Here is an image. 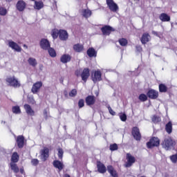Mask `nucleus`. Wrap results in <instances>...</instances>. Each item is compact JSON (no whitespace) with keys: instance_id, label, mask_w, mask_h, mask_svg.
Masks as SVG:
<instances>
[{"instance_id":"c9c22d12","label":"nucleus","mask_w":177,"mask_h":177,"mask_svg":"<svg viewBox=\"0 0 177 177\" xmlns=\"http://www.w3.org/2000/svg\"><path fill=\"white\" fill-rule=\"evenodd\" d=\"M47 50L51 57H56V50H55V48L50 47Z\"/></svg>"},{"instance_id":"aec40b11","label":"nucleus","mask_w":177,"mask_h":177,"mask_svg":"<svg viewBox=\"0 0 177 177\" xmlns=\"http://www.w3.org/2000/svg\"><path fill=\"white\" fill-rule=\"evenodd\" d=\"M151 37H150V35L149 33H144L141 37V42L143 44V45L147 44L150 41Z\"/></svg>"},{"instance_id":"c756f323","label":"nucleus","mask_w":177,"mask_h":177,"mask_svg":"<svg viewBox=\"0 0 177 177\" xmlns=\"http://www.w3.org/2000/svg\"><path fill=\"white\" fill-rule=\"evenodd\" d=\"M35 9H37V10H41L42 8H44V2L42 1H35Z\"/></svg>"},{"instance_id":"4c0bfd02","label":"nucleus","mask_w":177,"mask_h":177,"mask_svg":"<svg viewBox=\"0 0 177 177\" xmlns=\"http://www.w3.org/2000/svg\"><path fill=\"white\" fill-rule=\"evenodd\" d=\"M57 151L58 158H59V160H63V155L64 154V151H63V149L59 148L57 149Z\"/></svg>"},{"instance_id":"7ed1b4c3","label":"nucleus","mask_w":177,"mask_h":177,"mask_svg":"<svg viewBox=\"0 0 177 177\" xmlns=\"http://www.w3.org/2000/svg\"><path fill=\"white\" fill-rule=\"evenodd\" d=\"M147 146L148 149L160 146V139H158L157 137H153L150 139L149 142L147 143Z\"/></svg>"},{"instance_id":"39448f33","label":"nucleus","mask_w":177,"mask_h":177,"mask_svg":"<svg viewBox=\"0 0 177 177\" xmlns=\"http://www.w3.org/2000/svg\"><path fill=\"white\" fill-rule=\"evenodd\" d=\"M126 158L127 162L125 164L126 168H129V167H132V165L135 164L136 161V158L135 156H132L131 153H127Z\"/></svg>"},{"instance_id":"3c124183","label":"nucleus","mask_w":177,"mask_h":177,"mask_svg":"<svg viewBox=\"0 0 177 177\" xmlns=\"http://www.w3.org/2000/svg\"><path fill=\"white\" fill-rule=\"evenodd\" d=\"M75 74L77 75V77H81V74H82V69H77Z\"/></svg>"},{"instance_id":"5fc2aeb1","label":"nucleus","mask_w":177,"mask_h":177,"mask_svg":"<svg viewBox=\"0 0 177 177\" xmlns=\"http://www.w3.org/2000/svg\"><path fill=\"white\" fill-rule=\"evenodd\" d=\"M152 34H153V35H156V37H158V33L154 30L152 31Z\"/></svg>"},{"instance_id":"6e6d98bb","label":"nucleus","mask_w":177,"mask_h":177,"mask_svg":"<svg viewBox=\"0 0 177 177\" xmlns=\"http://www.w3.org/2000/svg\"><path fill=\"white\" fill-rule=\"evenodd\" d=\"M21 174H24V169L21 168L20 169Z\"/></svg>"},{"instance_id":"a211bd4d","label":"nucleus","mask_w":177,"mask_h":177,"mask_svg":"<svg viewBox=\"0 0 177 177\" xmlns=\"http://www.w3.org/2000/svg\"><path fill=\"white\" fill-rule=\"evenodd\" d=\"M16 142L19 149H23L24 147V137L23 136L17 137Z\"/></svg>"},{"instance_id":"603ef678","label":"nucleus","mask_w":177,"mask_h":177,"mask_svg":"<svg viewBox=\"0 0 177 177\" xmlns=\"http://www.w3.org/2000/svg\"><path fill=\"white\" fill-rule=\"evenodd\" d=\"M43 114L45 120H48V109H44Z\"/></svg>"},{"instance_id":"cd10ccee","label":"nucleus","mask_w":177,"mask_h":177,"mask_svg":"<svg viewBox=\"0 0 177 177\" xmlns=\"http://www.w3.org/2000/svg\"><path fill=\"white\" fill-rule=\"evenodd\" d=\"M19 154L17 152H14L11 156V162L15 163L19 162Z\"/></svg>"},{"instance_id":"0e129e2a","label":"nucleus","mask_w":177,"mask_h":177,"mask_svg":"<svg viewBox=\"0 0 177 177\" xmlns=\"http://www.w3.org/2000/svg\"><path fill=\"white\" fill-rule=\"evenodd\" d=\"M32 1H35V0H32Z\"/></svg>"},{"instance_id":"680f3d73","label":"nucleus","mask_w":177,"mask_h":177,"mask_svg":"<svg viewBox=\"0 0 177 177\" xmlns=\"http://www.w3.org/2000/svg\"><path fill=\"white\" fill-rule=\"evenodd\" d=\"M1 124H6V122L2 121Z\"/></svg>"},{"instance_id":"864d4df0","label":"nucleus","mask_w":177,"mask_h":177,"mask_svg":"<svg viewBox=\"0 0 177 177\" xmlns=\"http://www.w3.org/2000/svg\"><path fill=\"white\" fill-rule=\"evenodd\" d=\"M136 49L137 52H142V46H136Z\"/></svg>"},{"instance_id":"e433bc0d","label":"nucleus","mask_w":177,"mask_h":177,"mask_svg":"<svg viewBox=\"0 0 177 177\" xmlns=\"http://www.w3.org/2000/svg\"><path fill=\"white\" fill-rule=\"evenodd\" d=\"M119 44L121 46H127L128 45V40L125 38H122L119 39Z\"/></svg>"},{"instance_id":"e2e57ef3","label":"nucleus","mask_w":177,"mask_h":177,"mask_svg":"<svg viewBox=\"0 0 177 177\" xmlns=\"http://www.w3.org/2000/svg\"><path fill=\"white\" fill-rule=\"evenodd\" d=\"M1 21H2V19L0 17V23H1Z\"/></svg>"},{"instance_id":"412c9836","label":"nucleus","mask_w":177,"mask_h":177,"mask_svg":"<svg viewBox=\"0 0 177 177\" xmlns=\"http://www.w3.org/2000/svg\"><path fill=\"white\" fill-rule=\"evenodd\" d=\"M71 61V56L68 54L63 55L60 57V62L64 64H66V63H68Z\"/></svg>"},{"instance_id":"5701e85b","label":"nucleus","mask_w":177,"mask_h":177,"mask_svg":"<svg viewBox=\"0 0 177 177\" xmlns=\"http://www.w3.org/2000/svg\"><path fill=\"white\" fill-rule=\"evenodd\" d=\"M97 167L100 174H104L106 172V166L100 162H97Z\"/></svg>"},{"instance_id":"6ab92c4d","label":"nucleus","mask_w":177,"mask_h":177,"mask_svg":"<svg viewBox=\"0 0 177 177\" xmlns=\"http://www.w3.org/2000/svg\"><path fill=\"white\" fill-rule=\"evenodd\" d=\"M59 39L61 41H67L68 39V33L64 30H59Z\"/></svg>"},{"instance_id":"09e8293b","label":"nucleus","mask_w":177,"mask_h":177,"mask_svg":"<svg viewBox=\"0 0 177 177\" xmlns=\"http://www.w3.org/2000/svg\"><path fill=\"white\" fill-rule=\"evenodd\" d=\"M31 164H32V165L37 167V165H38V164H39V160H38V159H32Z\"/></svg>"},{"instance_id":"f03ea898","label":"nucleus","mask_w":177,"mask_h":177,"mask_svg":"<svg viewBox=\"0 0 177 177\" xmlns=\"http://www.w3.org/2000/svg\"><path fill=\"white\" fill-rule=\"evenodd\" d=\"M175 142L172 140V138H171V137L165 138L162 142V147L167 151L173 150Z\"/></svg>"},{"instance_id":"052dcab7","label":"nucleus","mask_w":177,"mask_h":177,"mask_svg":"<svg viewBox=\"0 0 177 177\" xmlns=\"http://www.w3.org/2000/svg\"><path fill=\"white\" fill-rule=\"evenodd\" d=\"M24 47L27 48V46L26 44L24 45Z\"/></svg>"},{"instance_id":"9d476101","label":"nucleus","mask_w":177,"mask_h":177,"mask_svg":"<svg viewBox=\"0 0 177 177\" xmlns=\"http://www.w3.org/2000/svg\"><path fill=\"white\" fill-rule=\"evenodd\" d=\"M101 31L103 35H110L111 31H115V30L110 26H105L101 28Z\"/></svg>"},{"instance_id":"49530a36","label":"nucleus","mask_w":177,"mask_h":177,"mask_svg":"<svg viewBox=\"0 0 177 177\" xmlns=\"http://www.w3.org/2000/svg\"><path fill=\"white\" fill-rule=\"evenodd\" d=\"M69 96H71V97H74L77 96V90L76 89H73L69 93Z\"/></svg>"},{"instance_id":"2f4dec72","label":"nucleus","mask_w":177,"mask_h":177,"mask_svg":"<svg viewBox=\"0 0 177 177\" xmlns=\"http://www.w3.org/2000/svg\"><path fill=\"white\" fill-rule=\"evenodd\" d=\"M28 62L30 66H32V67H35L38 64V63L37 62V59L32 57H29L28 59Z\"/></svg>"},{"instance_id":"dca6fc26","label":"nucleus","mask_w":177,"mask_h":177,"mask_svg":"<svg viewBox=\"0 0 177 177\" xmlns=\"http://www.w3.org/2000/svg\"><path fill=\"white\" fill-rule=\"evenodd\" d=\"M96 102V99L93 95H88L86 97V104L87 106H93Z\"/></svg>"},{"instance_id":"c85d7f7f","label":"nucleus","mask_w":177,"mask_h":177,"mask_svg":"<svg viewBox=\"0 0 177 177\" xmlns=\"http://www.w3.org/2000/svg\"><path fill=\"white\" fill-rule=\"evenodd\" d=\"M73 49L75 52H82V50H84V46H82V44H75L73 46Z\"/></svg>"},{"instance_id":"f8f14e48","label":"nucleus","mask_w":177,"mask_h":177,"mask_svg":"<svg viewBox=\"0 0 177 177\" xmlns=\"http://www.w3.org/2000/svg\"><path fill=\"white\" fill-rule=\"evenodd\" d=\"M80 13L85 19H88V17L92 16V11L89 9H82L80 10Z\"/></svg>"},{"instance_id":"20e7f679","label":"nucleus","mask_w":177,"mask_h":177,"mask_svg":"<svg viewBox=\"0 0 177 177\" xmlns=\"http://www.w3.org/2000/svg\"><path fill=\"white\" fill-rule=\"evenodd\" d=\"M106 5L109 7L111 12L114 13L118 12V5L114 2L113 0H106Z\"/></svg>"},{"instance_id":"9b49d317","label":"nucleus","mask_w":177,"mask_h":177,"mask_svg":"<svg viewBox=\"0 0 177 177\" xmlns=\"http://www.w3.org/2000/svg\"><path fill=\"white\" fill-rule=\"evenodd\" d=\"M132 135L136 139V140H140L142 138V135H140V131H139V128L133 127L132 129Z\"/></svg>"},{"instance_id":"f704fd0d","label":"nucleus","mask_w":177,"mask_h":177,"mask_svg":"<svg viewBox=\"0 0 177 177\" xmlns=\"http://www.w3.org/2000/svg\"><path fill=\"white\" fill-rule=\"evenodd\" d=\"M167 91H168V87H167V86H165V84H160L159 85V92L165 93V92H167Z\"/></svg>"},{"instance_id":"393cba45","label":"nucleus","mask_w":177,"mask_h":177,"mask_svg":"<svg viewBox=\"0 0 177 177\" xmlns=\"http://www.w3.org/2000/svg\"><path fill=\"white\" fill-rule=\"evenodd\" d=\"M87 55L88 57H96L97 53L95 50V48H90L87 50Z\"/></svg>"},{"instance_id":"6e6552de","label":"nucleus","mask_w":177,"mask_h":177,"mask_svg":"<svg viewBox=\"0 0 177 177\" xmlns=\"http://www.w3.org/2000/svg\"><path fill=\"white\" fill-rule=\"evenodd\" d=\"M8 46L9 48H12L14 50H16V52H21V47L12 40L8 41Z\"/></svg>"},{"instance_id":"1a4fd4ad","label":"nucleus","mask_w":177,"mask_h":177,"mask_svg":"<svg viewBox=\"0 0 177 177\" xmlns=\"http://www.w3.org/2000/svg\"><path fill=\"white\" fill-rule=\"evenodd\" d=\"M41 87L42 82H37L32 85L31 92H32L34 94L38 93Z\"/></svg>"},{"instance_id":"2eb2a0df","label":"nucleus","mask_w":177,"mask_h":177,"mask_svg":"<svg viewBox=\"0 0 177 177\" xmlns=\"http://www.w3.org/2000/svg\"><path fill=\"white\" fill-rule=\"evenodd\" d=\"M147 96L149 99H157L158 97V91L154 89H150L147 92Z\"/></svg>"},{"instance_id":"58836bf2","label":"nucleus","mask_w":177,"mask_h":177,"mask_svg":"<svg viewBox=\"0 0 177 177\" xmlns=\"http://www.w3.org/2000/svg\"><path fill=\"white\" fill-rule=\"evenodd\" d=\"M8 10L3 7H0V16H6Z\"/></svg>"},{"instance_id":"b1692460","label":"nucleus","mask_w":177,"mask_h":177,"mask_svg":"<svg viewBox=\"0 0 177 177\" xmlns=\"http://www.w3.org/2000/svg\"><path fill=\"white\" fill-rule=\"evenodd\" d=\"M159 19L160 20H161V21H163V22L171 21V17H169V15H168L166 13L160 14V15L159 16Z\"/></svg>"},{"instance_id":"37998d69","label":"nucleus","mask_w":177,"mask_h":177,"mask_svg":"<svg viewBox=\"0 0 177 177\" xmlns=\"http://www.w3.org/2000/svg\"><path fill=\"white\" fill-rule=\"evenodd\" d=\"M119 117H120L121 121H123V122L127 121V114L120 113H119Z\"/></svg>"},{"instance_id":"4468645a","label":"nucleus","mask_w":177,"mask_h":177,"mask_svg":"<svg viewBox=\"0 0 177 177\" xmlns=\"http://www.w3.org/2000/svg\"><path fill=\"white\" fill-rule=\"evenodd\" d=\"M89 75H90L89 68H85L82 71V74H81V77H82V81L86 82V81H87L88 78H89Z\"/></svg>"},{"instance_id":"7c9ffc66","label":"nucleus","mask_w":177,"mask_h":177,"mask_svg":"<svg viewBox=\"0 0 177 177\" xmlns=\"http://www.w3.org/2000/svg\"><path fill=\"white\" fill-rule=\"evenodd\" d=\"M10 165L12 171H13L15 174L19 173V171H20V169H19V167L16 163L10 162Z\"/></svg>"},{"instance_id":"4d7b16f0","label":"nucleus","mask_w":177,"mask_h":177,"mask_svg":"<svg viewBox=\"0 0 177 177\" xmlns=\"http://www.w3.org/2000/svg\"><path fill=\"white\" fill-rule=\"evenodd\" d=\"M65 177H70V175H68V174H65Z\"/></svg>"},{"instance_id":"4be33fe9","label":"nucleus","mask_w":177,"mask_h":177,"mask_svg":"<svg viewBox=\"0 0 177 177\" xmlns=\"http://www.w3.org/2000/svg\"><path fill=\"white\" fill-rule=\"evenodd\" d=\"M53 166L55 167V168H57V169H59V171H62V169L64 168V165L60 160H54Z\"/></svg>"},{"instance_id":"de8ad7c7","label":"nucleus","mask_w":177,"mask_h":177,"mask_svg":"<svg viewBox=\"0 0 177 177\" xmlns=\"http://www.w3.org/2000/svg\"><path fill=\"white\" fill-rule=\"evenodd\" d=\"M12 113H15V114H19V113H20V107L14 106L12 108Z\"/></svg>"},{"instance_id":"79ce46f5","label":"nucleus","mask_w":177,"mask_h":177,"mask_svg":"<svg viewBox=\"0 0 177 177\" xmlns=\"http://www.w3.org/2000/svg\"><path fill=\"white\" fill-rule=\"evenodd\" d=\"M170 160L171 161V162H173L174 164H176L177 162V153L174 155H172L171 156H170Z\"/></svg>"},{"instance_id":"72a5a7b5","label":"nucleus","mask_w":177,"mask_h":177,"mask_svg":"<svg viewBox=\"0 0 177 177\" xmlns=\"http://www.w3.org/2000/svg\"><path fill=\"white\" fill-rule=\"evenodd\" d=\"M59 34H60V30H59L57 29H53L52 30L51 35L54 39H56V38H57V37H59Z\"/></svg>"},{"instance_id":"c03bdc74","label":"nucleus","mask_w":177,"mask_h":177,"mask_svg":"<svg viewBox=\"0 0 177 177\" xmlns=\"http://www.w3.org/2000/svg\"><path fill=\"white\" fill-rule=\"evenodd\" d=\"M109 149L111 151L118 150V145H117V144H112V145H110Z\"/></svg>"},{"instance_id":"13d9d810","label":"nucleus","mask_w":177,"mask_h":177,"mask_svg":"<svg viewBox=\"0 0 177 177\" xmlns=\"http://www.w3.org/2000/svg\"><path fill=\"white\" fill-rule=\"evenodd\" d=\"M95 95L97 96L99 95V92H95Z\"/></svg>"},{"instance_id":"a878e982","label":"nucleus","mask_w":177,"mask_h":177,"mask_svg":"<svg viewBox=\"0 0 177 177\" xmlns=\"http://www.w3.org/2000/svg\"><path fill=\"white\" fill-rule=\"evenodd\" d=\"M107 171L110 173V175L113 177H118V174H117V171L115 169H114V167L113 166H108L107 167Z\"/></svg>"},{"instance_id":"ddd939ff","label":"nucleus","mask_w":177,"mask_h":177,"mask_svg":"<svg viewBox=\"0 0 177 177\" xmlns=\"http://www.w3.org/2000/svg\"><path fill=\"white\" fill-rule=\"evenodd\" d=\"M40 153L41 160H42V161H46V158L49 157V149L44 148V149H41Z\"/></svg>"},{"instance_id":"0eeeda50","label":"nucleus","mask_w":177,"mask_h":177,"mask_svg":"<svg viewBox=\"0 0 177 177\" xmlns=\"http://www.w3.org/2000/svg\"><path fill=\"white\" fill-rule=\"evenodd\" d=\"M91 78L94 84L99 82V81H102V72H100V71L94 72V74L92 75Z\"/></svg>"},{"instance_id":"f257e3e1","label":"nucleus","mask_w":177,"mask_h":177,"mask_svg":"<svg viewBox=\"0 0 177 177\" xmlns=\"http://www.w3.org/2000/svg\"><path fill=\"white\" fill-rule=\"evenodd\" d=\"M8 85L9 86H12V88H20L21 84L19 81V79L15 76H10L6 80Z\"/></svg>"},{"instance_id":"8fccbe9b","label":"nucleus","mask_w":177,"mask_h":177,"mask_svg":"<svg viewBox=\"0 0 177 177\" xmlns=\"http://www.w3.org/2000/svg\"><path fill=\"white\" fill-rule=\"evenodd\" d=\"M107 109L111 115H115V112L111 109V106H110V105L107 106Z\"/></svg>"},{"instance_id":"f3484780","label":"nucleus","mask_w":177,"mask_h":177,"mask_svg":"<svg viewBox=\"0 0 177 177\" xmlns=\"http://www.w3.org/2000/svg\"><path fill=\"white\" fill-rule=\"evenodd\" d=\"M26 6H27V4L26 3V2H24L22 0H19L17 3V10H19V12H23V11H24V9H26Z\"/></svg>"},{"instance_id":"473e14b6","label":"nucleus","mask_w":177,"mask_h":177,"mask_svg":"<svg viewBox=\"0 0 177 177\" xmlns=\"http://www.w3.org/2000/svg\"><path fill=\"white\" fill-rule=\"evenodd\" d=\"M165 131L167 133H172V122H169L165 126Z\"/></svg>"},{"instance_id":"a19ab883","label":"nucleus","mask_w":177,"mask_h":177,"mask_svg":"<svg viewBox=\"0 0 177 177\" xmlns=\"http://www.w3.org/2000/svg\"><path fill=\"white\" fill-rule=\"evenodd\" d=\"M152 121L154 122V124H157V122H160L161 121V118L157 115H153L152 117Z\"/></svg>"},{"instance_id":"ea45409f","label":"nucleus","mask_w":177,"mask_h":177,"mask_svg":"<svg viewBox=\"0 0 177 177\" xmlns=\"http://www.w3.org/2000/svg\"><path fill=\"white\" fill-rule=\"evenodd\" d=\"M138 99L140 102H146L147 100V95L146 94H141L139 95Z\"/></svg>"},{"instance_id":"bf43d9fd","label":"nucleus","mask_w":177,"mask_h":177,"mask_svg":"<svg viewBox=\"0 0 177 177\" xmlns=\"http://www.w3.org/2000/svg\"><path fill=\"white\" fill-rule=\"evenodd\" d=\"M7 2H11L12 0H6Z\"/></svg>"},{"instance_id":"a18cd8bd","label":"nucleus","mask_w":177,"mask_h":177,"mask_svg":"<svg viewBox=\"0 0 177 177\" xmlns=\"http://www.w3.org/2000/svg\"><path fill=\"white\" fill-rule=\"evenodd\" d=\"M85 106V101L83 99H80L78 102V106L80 109H82Z\"/></svg>"},{"instance_id":"bb28decb","label":"nucleus","mask_w":177,"mask_h":177,"mask_svg":"<svg viewBox=\"0 0 177 177\" xmlns=\"http://www.w3.org/2000/svg\"><path fill=\"white\" fill-rule=\"evenodd\" d=\"M24 109H25L27 114H28L29 115H34V111L32 110V109L31 108V106L30 105L25 104Z\"/></svg>"},{"instance_id":"423d86ee","label":"nucleus","mask_w":177,"mask_h":177,"mask_svg":"<svg viewBox=\"0 0 177 177\" xmlns=\"http://www.w3.org/2000/svg\"><path fill=\"white\" fill-rule=\"evenodd\" d=\"M40 47L44 50H48L50 48V43L48 39H41L40 41Z\"/></svg>"}]
</instances>
